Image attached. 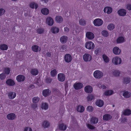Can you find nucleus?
Listing matches in <instances>:
<instances>
[{"instance_id": "obj_30", "label": "nucleus", "mask_w": 131, "mask_h": 131, "mask_svg": "<svg viewBox=\"0 0 131 131\" xmlns=\"http://www.w3.org/2000/svg\"><path fill=\"white\" fill-rule=\"evenodd\" d=\"M30 7L34 9L35 8L37 9L38 7L37 4L35 2H33L30 3L29 5Z\"/></svg>"}, {"instance_id": "obj_57", "label": "nucleus", "mask_w": 131, "mask_h": 131, "mask_svg": "<svg viewBox=\"0 0 131 131\" xmlns=\"http://www.w3.org/2000/svg\"><path fill=\"white\" fill-rule=\"evenodd\" d=\"M101 51V49L99 48H97L95 49L94 51V53L96 54H97Z\"/></svg>"}, {"instance_id": "obj_40", "label": "nucleus", "mask_w": 131, "mask_h": 131, "mask_svg": "<svg viewBox=\"0 0 131 131\" xmlns=\"http://www.w3.org/2000/svg\"><path fill=\"white\" fill-rule=\"evenodd\" d=\"M41 108L43 109L46 110L48 108V105L47 103H43L41 104Z\"/></svg>"}, {"instance_id": "obj_63", "label": "nucleus", "mask_w": 131, "mask_h": 131, "mask_svg": "<svg viewBox=\"0 0 131 131\" xmlns=\"http://www.w3.org/2000/svg\"><path fill=\"white\" fill-rule=\"evenodd\" d=\"M46 54H47V55L49 57H50L51 56L50 53L49 52L47 53H46Z\"/></svg>"}, {"instance_id": "obj_54", "label": "nucleus", "mask_w": 131, "mask_h": 131, "mask_svg": "<svg viewBox=\"0 0 131 131\" xmlns=\"http://www.w3.org/2000/svg\"><path fill=\"white\" fill-rule=\"evenodd\" d=\"M86 126L87 127L90 129H93L95 128L94 126L89 124H87Z\"/></svg>"}, {"instance_id": "obj_60", "label": "nucleus", "mask_w": 131, "mask_h": 131, "mask_svg": "<svg viewBox=\"0 0 131 131\" xmlns=\"http://www.w3.org/2000/svg\"><path fill=\"white\" fill-rule=\"evenodd\" d=\"M52 79L50 78H48L47 79L46 81L48 83H50L52 81Z\"/></svg>"}, {"instance_id": "obj_32", "label": "nucleus", "mask_w": 131, "mask_h": 131, "mask_svg": "<svg viewBox=\"0 0 131 131\" xmlns=\"http://www.w3.org/2000/svg\"><path fill=\"white\" fill-rule=\"evenodd\" d=\"M90 122L92 124H95L98 122V119L96 117H92L91 119Z\"/></svg>"}, {"instance_id": "obj_58", "label": "nucleus", "mask_w": 131, "mask_h": 131, "mask_svg": "<svg viewBox=\"0 0 131 131\" xmlns=\"http://www.w3.org/2000/svg\"><path fill=\"white\" fill-rule=\"evenodd\" d=\"M24 131H32V129L31 128L27 127L25 128Z\"/></svg>"}, {"instance_id": "obj_55", "label": "nucleus", "mask_w": 131, "mask_h": 131, "mask_svg": "<svg viewBox=\"0 0 131 131\" xmlns=\"http://www.w3.org/2000/svg\"><path fill=\"white\" fill-rule=\"evenodd\" d=\"M10 70L9 68H7L5 69L4 72H5V74H9L10 73Z\"/></svg>"}, {"instance_id": "obj_45", "label": "nucleus", "mask_w": 131, "mask_h": 131, "mask_svg": "<svg viewBox=\"0 0 131 131\" xmlns=\"http://www.w3.org/2000/svg\"><path fill=\"white\" fill-rule=\"evenodd\" d=\"M49 125V123L48 122L45 121L42 124V126L44 128L48 127Z\"/></svg>"}, {"instance_id": "obj_29", "label": "nucleus", "mask_w": 131, "mask_h": 131, "mask_svg": "<svg viewBox=\"0 0 131 131\" xmlns=\"http://www.w3.org/2000/svg\"><path fill=\"white\" fill-rule=\"evenodd\" d=\"M55 20L58 23H61L63 21V19L62 17L58 16L56 17Z\"/></svg>"}, {"instance_id": "obj_3", "label": "nucleus", "mask_w": 131, "mask_h": 131, "mask_svg": "<svg viewBox=\"0 0 131 131\" xmlns=\"http://www.w3.org/2000/svg\"><path fill=\"white\" fill-rule=\"evenodd\" d=\"M93 23L95 26H100L103 24V21L102 19L98 18L94 19Z\"/></svg>"}, {"instance_id": "obj_25", "label": "nucleus", "mask_w": 131, "mask_h": 131, "mask_svg": "<svg viewBox=\"0 0 131 131\" xmlns=\"http://www.w3.org/2000/svg\"><path fill=\"white\" fill-rule=\"evenodd\" d=\"M113 93V91L112 90H107L104 92L103 94V95L110 96Z\"/></svg>"}, {"instance_id": "obj_4", "label": "nucleus", "mask_w": 131, "mask_h": 131, "mask_svg": "<svg viewBox=\"0 0 131 131\" xmlns=\"http://www.w3.org/2000/svg\"><path fill=\"white\" fill-rule=\"evenodd\" d=\"M94 77L96 79H99L102 78L103 76V73L102 72L96 70L93 73Z\"/></svg>"}, {"instance_id": "obj_11", "label": "nucleus", "mask_w": 131, "mask_h": 131, "mask_svg": "<svg viewBox=\"0 0 131 131\" xmlns=\"http://www.w3.org/2000/svg\"><path fill=\"white\" fill-rule=\"evenodd\" d=\"M16 96V93L13 92H10L8 93V96L10 99H14Z\"/></svg>"}, {"instance_id": "obj_2", "label": "nucleus", "mask_w": 131, "mask_h": 131, "mask_svg": "<svg viewBox=\"0 0 131 131\" xmlns=\"http://www.w3.org/2000/svg\"><path fill=\"white\" fill-rule=\"evenodd\" d=\"M85 48L89 50H92L95 47L94 43L91 41H89L86 42L85 45Z\"/></svg>"}, {"instance_id": "obj_19", "label": "nucleus", "mask_w": 131, "mask_h": 131, "mask_svg": "<svg viewBox=\"0 0 131 131\" xmlns=\"http://www.w3.org/2000/svg\"><path fill=\"white\" fill-rule=\"evenodd\" d=\"M123 96L125 98H128L130 97L131 93L128 91H124L123 92Z\"/></svg>"}, {"instance_id": "obj_39", "label": "nucleus", "mask_w": 131, "mask_h": 131, "mask_svg": "<svg viewBox=\"0 0 131 131\" xmlns=\"http://www.w3.org/2000/svg\"><path fill=\"white\" fill-rule=\"evenodd\" d=\"M107 28L108 30H112L115 28V26L113 24H110L108 25Z\"/></svg>"}, {"instance_id": "obj_28", "label": "nucleus", "mask_w": 131, "mask_h": 131, "mask_svg": "<svg viewBox=\"0 0 131 131\" xmlns=\"http://www.w3.org/2000/svg\"><path fill=\"white\" fill-rule=\"evenodd\" d=\"M130 81V79L128 77H125L123 79V83L125 84H127L129 83Z\"/></svg>"}, {"instance_id": "obj_26", "label": "nucleus", "mask_w": 131, "mask_h": 131, "mask_svg": "<svg viewBox=\"0 0 131 131\" xmlns=\"http://www.w3.org/2000/svg\"><path fill=\"white\" fill-rule=\"evenodd\" d=\"M30 72L32 75H36L38 74L39 71L37 69H31L30 70Z\"/></svg>"}, {"instance_id": "obj_48", "label": "nucleus", "mask_w": 131, "mask_h": 131, "mask_svg": "<svg viewBox=\"0 0 131 131\" xmlns=\"http://www.w3.org/2000/svg\"><path fill=\"white\" fill-rule=\"evenodd\" d=\"M93 110V107L91 106H89L87 107L86 108L87 111L90 112H92Z\"/></svg>"}, {"instance_id": "obj_56", "label": "nucleus", "mask_w": 131, "mask_h": 131, "mask_svg": "<svg viewBox=\"0 0 131 131\" xmlns=\"http://www.w3.org/2000/svg\"><path fill=\"white\" fill-rule=\"evenodd\" d=\"M5 10L3 8H0V16L3 15L5 13Z\"/></svg>"}, {"instance_id": "obj_37", "label": "nucleus", "mask_w": 131, "mask_h": 131, "mask_svg": "<svg viewBox=\"0 0 131 131\" xmlns=\"http://www.w3.org/2000/svg\"><path fill=\"white\" fill-rule=\"evenodd\" d=\"M103 58L104 61L106 63H107L109 61V59L107 56L105 54L102 56Z\"/></svg>"}, {"instance_id": "obj_64", "label": "nucleus", "mask_w": 131, "mask_h": 131, "mask_svg": "<svg viewBox=\"0 0 131 131\" xmlns=\"http://www.w3.org/2000/svg\"><path fill=\"white\" fill-rule=\"evenodd\" d=\"M42 2L46 3L48 1V0H40Z\"/></svg>"}, {"instance_id": "obj_53", "label": "nucleus", "mask_w": 131, "mask_h": 131, "mask_svg": "<svg viewBox=\"0 0 131 131\" xmlns=\"http://www.w3.org/2000/svg\"><path fill=\"white\" fill-rule=\"evenodd\" d=\"M126 9L128 10H131V4H127L126 6Z\"/></svg>"}, {"instance_id": "obj_14", "label": "nucleus", "mask_w": 131, "mask_h": 131, "mask_svg": "<svg viewBox=\"0 0 131 131\" xmlns=\"http://www.w3.org/2000/svg\"><path fill=\"white\" fill-rule=\"evenodd\" d=\"M58 80L60 81L63 82L65 80V77L64 74L60 73L58 75Z\"/></svg>"}, {"instance_id": "obj_20", "label": "nucleus", "mask_w": 131, "mask_h": 131, "mask_svg": "<svg viewBox=\"0 0 131 131\" xmlns=\"http://www.w3.org/2000/svg\"><path fill=\"white\" fill-rule=\"evenodd\" d=\"M51 93V91L49 89L44 90L42 92V95L45 97L49 95Z\"/></svg>"}, {"instance_id": "obj_50", "label": "nucleus", "mask_w": 131, "mask_h": 131, "mask_svg": "<svg viewBox=\"0 0 131 131\" xmlns=\"http://www.w3.org/2000/svg\"><path fill=\"white\" fill-rule=\"evenodd\" d=\"M128 119L126 117H124L122 118L121 122V124H125L127 122Z\"/></svg>"}, {"instance_id": "obj_5", "label": "nucleus", "mask_w": 131, "mask_h": 131, "mask_svg": "<svg viewBox=\"0 0 131 131\" xmlns=\"http://www.w3.org/2000/svg\"><path fill=\"white\" fill-rule=\"evenodd\" d=\"M83 60L85 62L90 61L92 59V58L91 55L88 53H85L83 56Z\"/></svg>"}, {"instance_id": "obj_46", "label": "nucleus", "mask_w": 131, "mask_h": 131, "mask_svg": "<svg viewBox=\"0 0 131 131\" xmlns=\"http://www.w3.org/2000/svg\"><path fill=\"white\" fill-rule=\"evenodd\" d=\"M79 24L82 26L85 25L86 24V22L84 19H81L79 21Z\"/></svg>"}, {"instance_id": "obj_18", "label": "nucleus", "mask_w": 131, "mask_h": 131, "mask_svg": "<svg viewBox=\"0 0 131 131\" xmlns=\"http://www.w3.org/2000/svg\"><path fill=\"white\" fill-rule=\"evenodd\" d=\"M122 113L125 116H129L131 114V110L129 109H126L122 111Z\"/></svg>"}, {"instance_id": "obj_9", "label": "nucleus", "mask_w": 131, "mask_h": 131, "mask_svg": "<svg viewBox=\"0 0 131 131\" xmlns=\"http://www.w3.org/2000/svg\"><path fill=\"white\" fill-rule=\"evenodd\" d=\"M15 114L14 113H10L8 114L7 116V117L9 120H12L16 118Z\"/></svg>"}, {"instance_id": "obj_59", "label": "nucleus", "mask_w": 131, "mask_h": 131, "mask_svg": "<svg viewBox=\"0 0 131 131\" xmlns=\"http://www.w3.org/2000/svg\"><path fill=\"white\" fill-rule=\"evenodd\" d=\"M31 107L32 108L35 110L37 108V104H33L31 105Z\"/></svg>"}, {"instance_id": "obj_27", "label": "nucleus", "mask_w": 131, "mask_h": 131, "mask_svg": "<svg viewBox=\"0 0 131 131\" xmlns=\"http://www.w3.org/2000/svg\"><path fill=\"white\" fill-rule=\"evenodd\" d=\"M112 118V116L109 114H105L103 116L104 120L108 121L110 120Z\"/></svg>"}, {"instance_id": "obj_33", "label": "nucleus", "mask_w": 131, "mask_h": 131, "mask_svg": "<svg viewBox=\"0 0 131 131\" xmlns=\"http://www.w3.org/2000/svg\"><path fill=\"white\" fill-rule=\"evenodd\" d=\"M8 47V46L5 44H2L0 45V49L3 50H7Z\"/></svg>"}, {"instance_id": "obj_15", "label": "nucleus", "mask_w": 131, "mask_h": 131, "mask_svg": "<svg viewBox=\"0 0 131 131\" xmlns=\"http://www.w3.org/2000/svg\"><path fill=\"white\" fill-rule=\"evenodd\" d=\"M119 15L121 16H125L126 14V11L124 9H121L119 10L117 12Z\"/></svg>"}, {"instance_id": "obj_62", "label": "nucleus", "mask_w": 131, "mask_h": 131, "mask_svg": "<svg viewBox=\"0 0 131 131\" xmlns=\"http://www.w3.org/2000/svg\"><path fill=\"white\" fill-rule=\"evenodd\" d=\"M34 86L33 85H31L29 86V88L30 89H31L34 88Z\"/></svg>"}, {"instance_id": "obj_24", "label": "nucleus", "mask_w": 131, "mask_h": 131, "mask_svg": "<svg viewBox=\"0 0 131 131\" xmlns=\"http://www.w3.org/2000/svg\"><path fill=\"white\" fill-rule=\"evenodd\" d=\"M32 50L35 52H38L40 50V48L37 45H34L32 47Z\"/></svg>"}, {"instance_id": "obj_22", "label": "nucleus", "mask_w": 131, "mask_h": 131, "mask_svg": "<svg viewBox=\"0 0 131 131\" xmlns=\"http://www.w3.org/2000/svg\"><path fill=\"white\" fill-rule=\"evenodd\" d=\"M6 83L7 85L10 86H14L15 84L14 81L11 79L7 80L6 82Z\"/></svg>"}, {"instance_id": "obj_12", "label": "nucleus", "mask_w": 131, "mask_h": 131, "mask_svg": "<svg viewBox=\"0 0 131 131\" xmlns=\"http://www.w3.org/2000/svg\"><path fill=\"white\" fill-rule=\"evenodd\" d=\"M113 51L114 54L115 55H119L120 53L121 50L118 47H115L113 48Z\"/></svg>"}, {"instance_id": "obj_34", "label": "nucleus", "mask_w": 131, "mask_h": 131, "mask_svg": "<svg viewBox=\"0 0 131 131\" xmlns=\"http://www.w3.org/2000/svg\"><path fill=\"white\" fill-rule=\"evenodd\" d=\"M41 12L43 14L45 15H47L49 14V11L48 9L44 8L41 9Z\"/></svg>"}, {"instance_id": "obj_6", "label": "nucleus", "mask_w": 131, "mask_h": 131, "mask_svg": "<svg viewBox=\"0 0 131 131\" xmlns=\"http://www.w3.org/2000/svg\"><path fill=\"white\" fill-rule=\"evenodd\" d=\"M86 37L89 40H92L94 38L95 36L94 34L90 31L87 32L86 34Z\"/></svg>"}, {"instance_id": "obj_47", "label": "nucleus", "mask_w": 131, "mask_h": 131, "mask_svg": "<svg viewBox=\"0 0 131 131\" xmlns=\"http://www.w3.org/2000/svg\"><path fill=\"white\" fill-rule=\"evenodd\" d=\"M87 99L88 101H91L94 99V96L90 94L88 96Z\"/></svg>"}, {"instance_id": "obj_23", "label": "nucleus", "mask_w": 131, "mask_h": 131, "mask_svg": "<svg viewBox=\"0 0 131 131\" xmlns=\"http://www.w3.org/2000/svg\"><path fill=\"white\" fill-rule=\"evenodd\" d=\"M96 105L99 107H102L104 105V102L103 101L101 100H97L96 102Z\"/></svg>"}, {"instance_id": "obj_1", "label": "nucleus", "mask_w": 131, "mask_h": 131, "mask_svg": "<svg viewBox=\"0 0 131 131\" xmlns=\"http://www.w3.org/2000/svg\"><path fill=\"white\" fill-rule=\"evenodd\" d=\"M112 63L115 65H118L120 64L122 62L121 59L118 56L113 57L112 60Z\"/></svg>"}, {"instance_id": "obj_10", "label": "nucleus", "mask_w": 131, "mask_h": 131, "mask_svg": "<svg viewBox=\"0 0 131 131\" xmlns=\"http://www.w3.org/2000/svg\"><path fill=\"white\" fill-rule=\"evenodd\" d=\"M85 91L86 93H91L93 91V88L90 85H87L84 88Z\"/></svg>"}, {"instance_id": "obj_21", "label": "nucleus", "mask_w": 131, "mask_h": 131, "mask_svg": "<svg viewBox=\"0 0 131 131\" xmlns=\"http://www.w3.org/2000/svg\"><path fill=\"white\" fill-rule=\"evenodd\" d=\"M68 39V37L65 36H61L60 39V41L62 43H66Z\"/></svg>"}, {"instance_id": "obj_35", "label": "nucleus", "mask_w": 131, "mask_h": 131, "mask_svg": "<svg viewBox=\"0 0 131 131\" xmlns=\"http://www.w3.org/2000/svg\"><path fill=\"white\" fill-rule=\"evenodd\" d=\"M57 74V71L56 69H54L51 70L50 72V75L52 77H54Z\"/></svg>"}, {"instance_id": "obj_49", "label": "nucleus", "mask_w": 131, "mask_h": 131, "mask_svg": "<svg viewBox=\"0 0 131 131\" xmlns=\"http://www.w3.org/2000/svg\"><path fill=\"white\" fill-rule=\"evenodd\" d=\"M97 85L100 88L102 89H106V88L105 85H102L100 84H97Z\"/></svg>"}, {"instance_id": "obj_38", "label": "nucleus", "mask_w": 131, "mask_h": 131, "mask_svg": "<svg viewBox=\"0 0 131 131\" xmlns=\"http://www.w3.org/2000/svg\"><path fill=\"white\" fill-rule=\"evenodd\" d=\"M59 127L60 129L61 130H64L66 129L67 127L66 125L62 124L59 125Z\"/></svg>"}, {"instance_id": "obj_61", "label": "nucleus", "mask_w": 131, "mask_h": 131, "mask_svg": "<svg viewBox=\"0 0 131 131\" xmlns=\"http://www.w3.org/2000/svg\"><path fill=\"white\" fill-rule=\"evenodd\" d=\"M64 31L65 32H67L69 31V29L67 27H65L64 28Z\"/></svg>"}, {"instance_id": "obj_51", "label": "nucleus", "mask_w": 131, "mask_h": 131, "mask_svg": "<svg viewBox=\"0 0 131 131\" xmlns=\"http://www.w3.org/2000/svg\"><path fill=\"white\" fill-rule=\"evenodd\" d=\"M6 75L5 73H2L0 74V79L1 80H3L5 79Z\"/></svg>"}, {"instance_id": "obj_44", "label": "nucleus", "mask_w": 131, "mask_h": 131, "mask_svg": "<svg viewBox=\"0 0 131 131\" xmlns=\"http://www.w3.org/2000/svg\"><path fill=\"white\" fill-rule=\"evenodd\" d=\"M39 100V98L37 97H35L32 99V101L33 103H37L38 102Z\"/></svg>"}, {"instance_id": "obj_17", "label": "nucleus", "mask_w": 131, "mask_h": 131, "mask_svg": "<svg viewBox=\"0 0 131 131\" xmlns=\"http://www.w3.org/2000/svg\"><path fill=\"white\" fill-rule=\"evenodd\" d=\"M104 13H106L107 14H110L112 11V8L110 7H105L103 10Z\"/></svg>"}, {"instance_id": "obj_13", "label": "nucleus", "mask_w": 131, "mask_h": 131, "mask_svg": "<svg viewBox=\"0 0 131 131\" xmlns=\"http://www.w3.org/2000/svg\"><path fill=\"white\" fill-rule=\"evenodd\" d=\"M25 79V77L22 75H18L16 78L18 82H23Z\"/></svg>"}, {"instance_id": "obj_31", "label": "nucleus", "mask_w": 131, "mask_h": 131, "mask_svg": "<svg viewBox=\"0 0 131 131\" xmlns=\"http://www.w3.org/2000/svg\"><path fill=\"white\" fill-rule=\"evenodd\" d=\"M124 42V38L122 37H119L116 40V42L118 43H121Z\"/></svg>"}, {"instance_id": "obj_42", "label": "nucleus", "mask_w": 131, "mask_h": 131, "mask_svg": "<svg viewBox=\"0 0 131 131\" xmlns=\"http://www.w3.org/2000/svg\"><path fill=\"white\" fill-rule=\"evenodd\" d=\"M113 75L115 76H118L120 74V73L118 70H114L112 71Z\"/></svg>"}, {"instance_id": "obj_41", "label": "nucleus", "mask_w": 131, "mask_h": 131, "mask_svg": "<svg viewBox=\"0 0 131 131\" xmlns=\"http://www.w3.org/2000/svg\"><path fill=\"white\" fill-rule=\"evenodd\" d=\"M84 110V108L82 106H78L77 108V111L78 112H83Z\"/></svg>"}, {"instance_id": "obj_52", "label": "nucleus", "mask_w": 131, "mask_h": 131, "mask_svg": "<svg viewBox=\"0 0 131 131\" xmlns=\"http://www.w3.org/2000/svg\"><path fill=\"white\" fill-rule=\"evenodd\" d=\"M43 29L42 28H39L37 30V32L39 34H41L43 32Z\"/></svg>"}, {"instance_id": "obj_16", "label": "nucleus", "mask_w": 131, "mask_h": 131, "mask_svg": "<svg viewBox=\"0 0 131 131\" xmlns=\"http://www.w3.org/2000/svg\"><path fill=\"white\" fill-rule=\"evenodd\" d=\"M74 87L76 90H78L81 89L83 86V84L80 83H76L74 84Z\"/></svg>"}, {"instance_id": "obj_8", "label": "nucleus", "mask_w": 131, "mask_h": 131, "mask_svg": "<svg viewBox=\"0 0 131 131\" xmlns=\"http://www.w3.org/2000/svg\"><path fill=\"white\" fill-rule=\"evenodd\" d=\"M46 23L48 25L51 26L53 25L54 23V21L52 18L49 17L47 18L46 19Z\"/></svg>"}, {"instance_id": "obj_7", "label": "nucleus", "mask_w": 131, "mask_h": 131, "mask_svg": "<svg viewBox=\"0 0 131 131\" xmlns=\"http://www.w3.org/2000/svg\"><path fill=\"white\" fill-rule=\"evenodd\" d=\"M64 59L65 61L68 63L70 62L72 60V57L70 54H67L64 56Z\"/></svg>"}, {"instance_id": "obj_36", "label": "nucleus", "mask_w": 131, "mask_h": 131, "mask_svg": "<svg viewBox=\"0 0 131 131\" xmlns=\"http://www.w3.org/2000/svg\"><path fill=\"white\" fill-rule=\"evenodd\" d=\"M51 31L53 33H57L59 31V29L58 28L53 27L51 28Z\"/></svg>"}, {"instance_id": "obj_43", "label": "nucleus", "mask_w": 131, "mask_h": 131, "mask_svg": "<svg viewBox=\"0 0 131 131\" xmlns=\"http://www.w3.org/2000/svg\"><path fill=\"white\" fill-rule=\"evenodd\" d=\"M101 34L103 36L105 37H107L109 35L108 32L105 30H103L102 31Z\"/></svg>"}]
</instances>
